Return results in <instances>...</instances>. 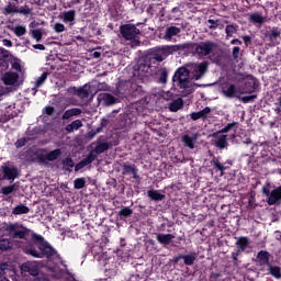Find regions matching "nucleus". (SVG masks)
Returning <instances> with one entry per match:
<instances>
[{
  "instance_id": "nucleus-1",
  "label": "nucleus",
  "mask_w": 281,
  "mask_h": 281,
  "mask_svg": "<svg viewBox=\"0 0 281 281\" xmlns=\"http://www.w3.org/2000/svg\"><path fill=\"white\" fill-rule=\"evenodd\" d=\"M119 98H146L148 95V88L146 85H139L135 80H122L116 83L114 90Z\"/></svg>"
},
{
  "instance_id": "nucleus-2",
  "label": "nucleus",
  "mask_w": 281,
  "mask_h": 281,
  "mask_svg": "<svg viewBox=\"0 0 281 281\" xmlns=\"http://www.w3.org/2000/svg\"><path fill=\"white\" fill-rule=\"evenodd\" d=\"M177 52H186V46H180V44L156 46L147 49L143 56L155 66L157 63H164L168 56H172Z\"/></svg>"
},
{
  "instance_id": "nucleus-3",
  "label": "nucleus",
  "mask_w": 281,
  "mask_h": 281,
  "mask_svg": "<svg viewBox=\"0 0 281 281\" xmlns=\"http://www.w3.org/2000/svg\"><path fill=\"white\" fill-rule=\"evenodd\" d=\"M133 77L144 80L157 74V66H154L144 55L138 60L137 65L133 67Z\"/></svg>"
},
{
  "instance_id": "nucleus-4",
  "label": "nucleus",
  "mask_w": 281,
  "mask_h": 281,
  "mask_svg": "<svg viewBox=\"0 0 281 281\" xmlns=\"http://www.w3.org/2000/svg\"><path fill=\"white\" fill-rule=\"evenodd\" d=\"M36 237H43V235L32 233L31 239H26L25 243H22L20 246L23 254L31 256L32 258H38V252L41 251V243Z\"/></svg>"
},
{
  "instance_id": "nucleus-5",
  "label": "nucleus",
  "mask_w": 281,
  "mask_h": 281,
  "mask_svg": "<svg viewBox=\"0 0 281 281\" xmlns=\"http://www.w3.org/2000/svg\"><path fill=\"white\" fill-rule=\"evenodd\" d=\"M37 243H40V251L37 258H46L47 260L60 259V255L55 248L52 247L49 241L45 240V237H36Z\"/></svg>"
},
{
  "instance_id": "nucleus-6",
  "label": "nucleus",
  "mask_w": 281,
  "mask_h": 281,
  "mask_svg": "<svg viewBox=\"0 0 281 281\" xmlns=\"http://www.w3.org/2000/svg\"><path fill=\"white\" fill-rule=\"evenodd\" d=\"M180 46L184 47V52H190L194 49L199 56H210L212 52H214V44L212 42H202L200 44L196 43H187L180 44Z\"/></svg>"
},
{
  "instance_id": "nucleus-7",
  "label": "nucleus",
  "mask_w": 281,
  "mask_h": 281,
  "mask_svg": "<svg viewBox=\"0 0 281 281\" xmlns=\"http://www.w3.org/2000/svg\"><path fill=\"white\" fill-rule=\"evenodd\" d=\"M190 69L187 67H180L176 70L172 77V82H178L180 89H190Z\"/></svg>"
},
{
  "instance_id": "nucleus-8",
  "label": "nucleus",
  "mask_w": 281,
  "mask_h": 281,
  "mask_svg": "<svg viewBox=\"0 0 281 281\" xmlns=\"http://www.w3.org/2000/svg\"><path fill=\"white\" fill-rule=\"evenodd\" d=\"M4 232H8V234L13 239L20 238L21 240H26V241H27V236L30 235V229H27L23 225H19V223L7 224L4 226Z\"/></svg>"
},
{
  "instance_id": "nucleus-9",
  "label": "nucleus",
  "mask_w": 281,
  "mask_h": 281,
  "mask_svg": "<svg viewBox=\"0 0 281 281\" xmlns=\"http://www.w3.org/2000/svg\"><path fill=\"white\" fill-rule=\"evenodd\" d=\"M262 194L267 196V203L268 205H277V203H280L281 201V186L276 187L271 191V182H267L262 189H261Z\"/></svg>"
},
{
  "instance_id": "nucleus-10",
  "label": "nucleus",
  "mask_w": 281,
  "mask_h": 281,
  "mask_svg": "<svg viewBox=\"0 0 281 281\" xmlns=\"http://www.w3.org/2000/svg\"><path fill=\"white\" fill-rule=\"evenodd\" d=\"M120 34L123 36V38H125V41H131L132 43L139 45L137 35L142 34V31H139L135 24H122L120 26Z\"/></svg>"
},
{
  "instance_id": "nucleus-11",
  "label": "nucleus",
  "mask_w": 281,
  "mask_h": 281,
  "mask_svg": "<svg viewBox=\"0 0 281 281\" xmlns=\"http://www.w3.org/2000/svg\"><path fill=\"white\" fill-rule=\"evenodd\" d=\"M0 171V180L14 181V179H19V168L12 165L10 161H5L1 165Z\"/></svg>"
},
{
  "instance_id": "nucleus-12",
  "label": "nucleus",
  "mask_w": 281,
  "mask_h": 281,
  "mask_svg": "<svg viewBox=\"0 0 281 281\" xmlns=\"http://www.w3.org/2000/svg\"><path fill=\"white\" fill-rule=\"evenodd\" d=\"M187 67L193 80H201V78H203L207 71V61H202L200 64L189 63L187 64Z\"/></svg>"
},
{
  "instance_id": "nucleus-13",
  "label": "nucleus",
  "mask_w": 281,
  "mask_h": 281,
  "mask_svg": "<svg viewBox=\"0 0 281 281\" xmlns=\"http://www.w3.org/2000/svg\"><path fill=\"white\" fill-rule=\"evenodd\" d=\"M44 153H47V149H41V151H37L35 154V157L40 164H47V161H56V159H58L60 155H63V149L57 148L48 151L47 154Z\"/></svg>"
},
{
  "instance_id": "nucleus-14",
  "label": "nucleus",
  "mask_w": 281,
  "mask_h": 281,
  "mask_svg": "<svg viewBox=\"0 0 281 281\" xmlns=\"http://www.w3.org/2000/svg\"><path fill=\"white\" fill-rule=\"evenodd\" d=\"M235 239H236L235 245L237 247V250L232 252V259L234 265H238V256H240V254L249 249V237L240 236V237H235Z\"/></svg>"
},
{
  "instance_id": "nucleus-15",
  "label": "nucleus",
  "mask_w": 281,
  "mask_h": 281,
  "mask_svg": "<svg viewBox=\"0 0 281 281\" xmlns=\"http://www.w3.org/2000/svg\"><path fill=\"white\" fill-rule=\"evenodd\" d=\"M211 157H213L211 159V166L214 167V170H216V172H221V177L225 175V170H229V168L234 166V162L232 160H226L225 162H221V156L216 157L214 156V154H211Z\"/></svg>"
},
{
  "instance_id": "nucleus-16",
  "label": "nucleus",
  "mask_w": 281,
  "mask_h": 281,
  "mask_svg": "<svg viewBox=\"0 0 281 281\" xmlns=\"http://www.w3.org/2000/svg\"><path fill=\"white\" fill-rule=\"evenodd\" d=\"M21 271L36 278L41 273V266L36 261H26L22 263Z\"/></svg>"
},
{
  "instance_id": "nucleus-17",
  "label": "nucleus",
  "mask_w": 281,
  "mask_h": 281,
  "mask_svg": "<svg viewBox=\"0 0 281 281\" xmlns=\"http://www.w3.org/2000/svg\"><path fill=\"white\" fill-rule=\"evenodd\" d=\"M116 126L117 128L128 131V128L133 126V120L127 113L120 114V116L116 119Z\"/></svg>"
},
{
  "instance_id": "nucleus-18",
  "label": "nucleus",
  "mask_w": 281,
  "mask_h": 281,
  "mask_svg": "<svg viewBox=\"0 0 281 281\" xmlns=\"http://www.w3.org/2000/svg\"><path fill=\"white\" fill-rule=\"evenodd\" d=\"M236 93H238V88H236V85L229 82L222 85V94L224 98L232 100V98H236Z\"/></svg>"
},
{
  "instance_id": "nucleus-19",
  "label": "nucleus",
  "mask_w": 281,
  "mask_h": 281,
  "mask_svg": "<svg viewBox=\"0 0 281 281\" xmlns=\"http://www.w3.org/2000/svg\"><path fill=\"white\" fill-rule=\"evenodd\" d=\"M271 252L267 250H260L257 254V263L259 267H269L271 265Z\"/></svg>"
},
{
  "instance_id": "nucleus-20",
  "label": "nucleus",
  "mask_w": 281,
  "mask_h": 281,
  "mask_svg": "<svg viewBox=\"0 0 281 281\" xmlns=\"http://www.w3.org/2000/svg\"><path fill=\"white\" fill-rule=\"evenodd\" d=\"M48 271L53 273V278H55V280H60L63 276H71V272L69 271V269H63L58 265L49 267Z\"/></svg>"
},
{
  "instance_id": "nucleus-21",
  "label": "nucleus",
  "mask_w": 281,
  "mask_h": 281,
  "mask_svg": "<svg viewBox=\"0 0 281 281\" xmlns=\"http://www.w3.org/2000/svg\"><path fill=\"white\" fill-rule=\"evenodd\" d=\"M210 113H212V108L210 106H205L203 110L199 111V112H192L190 114L191 120H193V122H196V120H207V115H210Z\"/></svg>"
},
{
  "instance_id": "nucleus-22",
  "label": "nucleus",
  "mask_w": 281,
  "mask_h": 281,
  "mask_svg": "<svg viewBox=\"0 0 281 281\" xmlns=\"http://www.w3.org/2000/svg\"><path fill=\"white\" fill-rule=\"evenodd\" d=\"M98 100L103 102V104L105 106H113V104H115V102H117V98H115L113 94L106 93V92L100 93L98 97Z\"/></svg>"
},
{
  "instance_id": "nucleus-23",
  "label": "nucleus",
  "mask_w": 281,
  "mask_h": 281,
  "mask_svg": "<svg viewBox=\"0 0 281 281\" xmlns=\"http://www.w3.org/2000/svg\"><path fill=\"white\" fill-rule=\"evenodd\" d=\"M159 85H166L168 82V68L157 66L156 74Z\"/></svg>"
},
{
  "instance_id": "nucleus-24",
  "label": "nucleus",
  "mask_w": 281,
  "mask_h": 281,
  "mask_svg": "<svg viewBox=\"0 0 281 281\" xmlns=\"http://www.w3.org/2000/svg\"><path fill=\"white\" fill-rule=\"evenodd\" d=\"M156 240H157V243H159L160 245H164L166 247V246L170 245V243H172V240H175V235L159 233L156 235Z\"/></svg>"
},
{
  "instance_id": "nucleus-25",
  "label": "nucleus",
  "mask_w": 281,
  "mask_h": 281,
  "mask_svg": "<svg viewBox=\"0 0 281 281\" xmlns=\"http://www.w3.org/2000/svg\"><path fill=\"white\" fill-rule=\"evenodd\" d=\"M181 142L186 148H190V150H194V145L196 144V137H192L188 134L181 136Z\"/></svg>"
},
{
  "instance_id": "nucleus-26",
  "label": "nucleus",
  "mask_w": 281,
  "mask_h": 281,
  "mask_svg": "<svg viewBox=\"0 0 281 281\" xmlns=\"http://www.w3.org/2000/svg\"><path fill=\"white\" fill-rule=\"evenodd\" d=\"M178 34H181V29L177 26H168L165 31V41H172L173 36H178Z\"/></svg>"
},
{
  "instance_id": "nucleus-27",
  "label": "nucleus",
  "mask_w": 281,
  "mask_h": 281,
  "mask_svg": "<svg viewBox=\"0 0 281 281\" xmlns=\"http://www.w3.org/2000/svg\"><path fill=\"white\" fill-rule=\"evenodd\" d=\"M2 80H3V83L7 85V86L16 85V82L19 81V74H16V72H7L2 77Z\"/></svg>"
},
{
  "instance_id": "nucleus-28",
  "label": "nucleus",
  "mask_w": 281,
  "mask_h": 281,
  "mask_svg": "<svg viewBox=\"0 0 281 281\" xmlns=\"http://www.w3.org/2000/svg\"><path fill=\"white\" fill-rule=\"evenodd\" d=\"M109 150V143L106 142H97V146L90 151L92 155H102V153H106Z\"/></svg>"
},
{
  "instance_id": "nucleus-29",
  "label": "nucleus",
  "mask_w": 281,
  "mask_h": 281,
  "mask_svg": "<svg viewBox=\"0 0 281 281\" xmlns=\"http://www.w3.org/2000/svg\"><path fill=\"white\" fill-rule=\"evenodd\" d=\"M147 196L150 199V201H164L166 199V195L159 192V190H148Z\"/></svg>"
},
{
  "instance_id": "nucleus-30",
  "label": "nucleus",
  "mask_w": 281,
  "mask_h": 281,
  "mask_svg": "<svg viewBox=\"0 0 281 281\" xmlns=\"http://www.w3.org/2000/svg\"><path fill=\"white\" fill-rule=\"evenodd\" d=\"M82 113V110L79 108H72L69 110H66L61 116L63 120H71V117H76V115H80Z\"/></svg>"
},
{
  "instance_id": "nucleus-31",
  "label": "nucleus",
  "mask_w": 281,
  "mask_h": 281,
  "mask_svg": "<svg viewBox=\"0 0 281 281\" xmlns=\"http://www.w3.org/2000/svg\"><path fill=\"white\" fill-rule=\"evenodd\" d=\"M215 147L220 148V150H223L229 146V143H227V135L223 134L215 139Z\"/></svg>"
},
{
  "instance_id": "nucleus-32",
  "label": "nucleus",
  "mask_w": 281,
  "mask_h": 281,
  "mask_svg": "<svg viewBox=\"0 0 281 281\" xmlns=\"http://www.w3.org/2000/svg\"><path fill=\"white\" fill-rule=\"evenodd\" d=\"M71 89L79 98H89V95H91V91L87 89V86L80 88L72 87Z\"/></svg>"
},
{
  "instance_id": "nucleus-33",
  "label": "nucleus",
  "mask_w": 281,
  "mask_h": 281,
  "mask_svg": "<svg viewBox=\"0 0 281 281\" xmlns=\"http://www.w3.org/2000/svg\"><path fill=\"white\" fill-rule=\"evenodd\" d=\"M180 109H183V99L181 98L173 100L169 104V111H171L172 113H177V111H180Z\"/></svg>"
},
{
  "instance_id": "nucleus-34",
  "label": "nucleus",
  "mask_w": 281,
  "mask_h": 281,
  "mask_svg": "<svg viewBox=\"0 0 281 281\" xmlns=\"http://www.w3.org/2000/svg\"><path fill=\"white\" fill-rule=\"evenodd\" d=\"M79 128H82V121L75 120L70 124L66 125L65 131L67 133H74V131H78Z\"/></svg>"
},
{
  "instance_id": "nucleus-35",
  "label": "nucleus",
  "mask_w": 281,
  "mask_h": 281,
  "mask_svg": "<svg viewBox=\"0 0 281 281\" xmlns=\"http://www.w3.org/2000/svg\"><path fill=\"white\" fill-rule=\"evenodd\" d=\"M196 258H199L196 252H190L189 255H183V262L187 265V267H192V265H194L196 261Z\"/></svg>"
},
{
  "instance_id": "nucleus-36",
  "label": "nucleus",
  "mask_w": 281,
  "mask_h": 281,
  "mask_svg": "<svg viewBox=\"0 0 281 281\" xmlns=\"http://www.w3.org/2000/svg\"><path fill=\"white\" fill-rule=\"evenodd\" d=\"M268 271H269L270 276H272V278H276V280L281 279V268H280V266H273V265L270 263L268 266Z\"/></svg>"
},
{
  "instance_id": "nucleus-37",
  "label": "nucleus",
  "mask_w": 281,
  "mask_h": 281,
  "mask_svg": "<svg viewBox=\"0 0 281 281\" xmlns=\"http://www.w3.org/2000/svg\"><path fill=\"white\" fill-rule=\"evenodd\" d=\"M232 128H238V122L228 123L222 130L213 133V137H218V135H221V133H229V131H232Z\"/></svg>"
},
{
  "instance_id": "nucleus-38",
  "label": "nucleus",
  "mask_w": 281,
  "mask_h": 281,
  "mask_svg": "<svg viewBox=\"0 0 281 281\" xmlns=\"http://www.w3.org/2000/svg\"><path fill=\"white\" fill-rule=\"evenodd\" d=\"M12 214L14 216H19L21 214H30V207L25 206V204H20V205H16L13 211H12Z\"/></svg>"
},
{
  "instance_id": "nucleus-39",
  "label": "nucleus",
  "mask_w": 281,
  "mask_h": 281,
  "mask_svg": "<svg viewBox=\"0 0 281 281\" xmlns=\"http://www.w3.org/2000/svg\"><path fill=\"white\" fill-rule=\"evenodd\" d=\"M245 87H250L248 93H254V91H256V89L260 87V81H258V79L256 78H251L249 81L245 83Z\"/></svg>"
},
{
  "instance_id": "nucleus-40",
  "label": "nucleus",
  "mask_w": 281,
  "mask_h": 281,
  "mask_svg": "<svg viewBox=\"0 0 281 281\" xmlns=\"http://www.w3.org/2000/svg\"><path fill=\"white\" fill-rule=\"evenodd\" d=\"M12 249V240L9 238L0 239V251H10Z\"/></svg>"
},
{
  "instance_id": "nucleus-41",
  "label": "nucleus",
  "mask_w": 281,
  "mask_h": 281,
  "mask_svg": "<svg viewBox=\"0 0 281 281\" xmlns=\"http://www.w3.org/2000/svg\"><path fill=\"white\" fill-rule=\"evenodd\" d=\"M97 159H98V155L93 154V151H90L87 155V157L81 160V162L87 168V166H90V164H93V161Z\"/></svg>"
},
{
  "instance_id": "nucleus-42",
  "label": "nucleus",
  "mask_w": 281,
  "mask_h": 281,
  "mask_svg": "<svg viewBox=\"0 0 281 281\" xmlns=\"http://www.w3.org/2000/svg\"><path fill=\"white\" fill-rule=\"evenodd\" d=\"M49 76V72L44 71L36 80H35V87L34 89L37 90L40 87H43L45 85V80H47V77Z\"/></svg>"
},
{
  "instance_id": "nucleus-43",
  "label": "nucleus",
  "mask_w": 281,
  "mask_h": 281,
  "mask_svg": "<svg viewBox=\"0 0 281 281\" xmlns=\"http://www.w3.org/2000/svg\"><path fill=\"white\" fill-rule=\"evenodd\" d=\"M119 216L121 218H128V217L133 216V209H131L128 206H123L119 212Z\"/></svg>"
},
{
  "instance_id": "nucleus-44",
  "label": "nucleus",
  "mask_w": 281,
  "mask_h": 281,
  "mask_svg": "<svg viewBox=\"0 0 281 281\" xmlns=\"http://www.w3.org/2000/svg\"><path fill=\"white\" fill-rule=\"evenodd\" d=\"M64 21L65 23H71L72 21H76V10L64 12Z\"/></svg>"
},
{
  "instance_id": "nucleus-45",
  "label": "nucleus",
  "mask_w": 281,
  "mask_h": 281,
  "mask_svg": "<svg viewBox=\"0 0 281 281\" xmlns=\"http://www.w3.org/2000/svg\"><path fill=\"white\" fill-rule=\"evenodd\" d=\"M122 168H123L122 175H133V171L137 168V166L125 162V164H123Z\"/></svg>"
},
{
  "instance_id": "nucleus-46",
  "label": "nucleus",
  "mask_w": 281,
  "mask_h": 281,
  "mask_svg": "<svg viewBox=\"0 0 281 281\" xmlns=\"http://www.w3.org/2000/svg\"><path fill=\"white\" fill-rule=\"evenodd\" d=\"M15 14H23L24 16H27L29 14H32V9L30 5L16 7Z\"/></svg>"
},
{
  "instance_id": "nucleus-47",
  "label": "nucleus",
  "mask_w": 281,
  "mask_h": 281,
  "mask_svg": "<svg viewBox=\"0 0 281 281\" xmlns=\"http://www.w3.org/2000/svg\"><path fill=\"white\" fill-rule=\"evenodd\" d=\"M85 186H87V179H85V178L75 179V181H74L75 190H82V188H85Z\"/></svg>"
},
{
  "instance_id": "nucleus-48",
  "label": "nucleus",
  "mask_w": 281,
  "mask_h": 281,
  "mask_svg": "<svg viewBox=\"0 0 281 281\" xmlns=\"http://www.w3.org/2000/svg\"><path fill=\"white\" fill-rule=\"evenodd\" d=\"M13 33L18 37L25 36V34L27 33V29H25V26L23 25H18L13 29Z\"/></svg>"
},
{
  "instance_id": "nucleus-49",
  "label": "nucleus",
  "mask_w": 281,
  "mask_h": 281,
  "mask_svg": "<svg viewBox=\"0 0 281 281\" xmlns=\"http://www.w3.org/2000/svg\"><path fill=\"white\" fill-rule=\"evenodd\" d=\"M63 166L68 172H71V168H74V159L71 157H67L66 159L63 160Z\"/></svg>"
},
{
  "instance_id": "nucleus-50",
  "label": "nucleus",
  "mask_w": 281,
  "mask_h": 281,
  "mask_svg": "<svg viewBox=\"0 0 281 281\" xmlns=\"http://www.w3.org/2000/svg\"><path fill=\"white\" fill-rule=\"evenodd\" d=\"M32 38H34L37 43L43 41V32L41 30H32Z\"/></svg>"
},
{
  "instance_id": "nucleus-51",
  "label": "nucleus",
  "mask_w": 281,
  "mask_h": 281,
  "mask_svg": "<svg viewBox=\"0 0 281 281\" xmlns=\"http://www.w3.org/2000/svg\"><path fill=\"white\" fill-rule=\"evenodd\" d=\"M207 23H210L209 30H217V27H221V20L209 19Z\"/></svg>"
},
{
  "instance_id": "nucleus-52",
  "label": "nucleus",
  "mask_w": 281,
  "mask_h": 281,
  "mask_svg": "<svg viewBox=\"0 0 281 281\" xmlns=\"http://www.w3.org/2000/svg\"><path fill=\"white\" fill-rule=\"evenodd\" d=\"M27 142H30V138L27 137H22L19 138L15 143L14 146L15 148H23V146H25L27 144Z\"/></svg>"
},
{
  "instance_id": "nucleus-53",
  "label": "nucleus",
  "mask_w": 281,
  "mask_h": 281,
  "mask_svg": "<svg viewBox=\"0 0 281 281\" xmlns=\"http://www.w3.org/2000/svg\"><path fill=\"white\" fill-rule=\"evenodd\" d=\"M14 190H15L14 184L7 186L1 188V194H4V196H8V194H12Z\"/></svg>"
},
{
  "instance_id": "nucleus-54",
  "label": "nucleus",
  "mask_w": 281,
  "mask_h": 281,
  "mask_svg": "<svg viewBox=\"0 0 281 281\" xmlns=\"http://www.w3.org/2000/svg\"><path fill=\"white\" fill-rule=\"evenodd\" d=\"M225 32L228 37H232L236 34V26L234 24H228L226 25Z\"/></svg>"
},
{
  "instance_id": "nucleus-55",
  "label": "nucleus",
  "mask_w": 281,
  "mask_h": 281,
  "mask_svg": "<svg viewBox=\"0 0 281 281\" xmlns=\"http://www.w3.org/2000/svg\"><path fill=\"white\" fill-rule=\"evenodd\" d=\"M250 21L252 23H263L265 19L262 18V15L258 14V13H254L250 15Z\"/></svg>"
},
{
  "instance_id": "nucleus-56",
  "label": "nucleus",
  "mask_w": 281,
  "mask_h": 281,
  "mask_svg": "<svg viewBox=\"0 0 281 281\" xmlns=\"http://www.w3.org/2000/svg\"><path fill=\"white\" fill-rule=\"evenodd\" d=\"M126 247V239L121 238L120 247L116 249L117 256H124V248Z\"/></svg>"
},
{
  "instance_id": "nucleus-57",
  "label": "nucleus",
  "mask_w": 281,
  "mask_h": 281,
  "mask_svg": "<svg viewBox=\"0 0 281 281\" xmlns=\"http://www.w3.org/2000/svg\"><path fill=\"white\" fill-rule=\"evenodd\" d=\"M256 98H258L257 94L245 95V97H241V102L244 104H249V102H254L256 100Z\"/></svg>"
},
{
  "instance_id": "nucleus-58",
  "label": "nucleus",
  "mask_w": 281,
  "mask_h": 281,
  "mask_svg": "<svg viewBox=\"0 0 281 281\" xmlns=\"http://www.w3.org/2000/svg\"><path fill=\"white\" fill-rule=\"evenodd\" d=\"M4 14H16V5L8 4L4 8Z\"/></svg>"
},
{
  "instance_id": "nucleus-59",
  "label": "nucleus",
  "mask_w": 281,
  "mask_h": 281,
  "mask_svg": "<svg viewBox=\"0 0 281 281\" xmlns=\"http://www.w3.org/2000/svg\"><path fill=\"white\" fill-rule=\"evenodd\" d=\"M280 30H278V27H273L270 33H269V38L273 40V38H278L280 37Z\"/></svg>"
},
{
  "instance_id": "nucleus-60",
  "label": "nucleus",
  "mask_w": 281,
  "mask_h": 281,
  "mask_svg": "<svg viewBox=\"0 0 281 281\" xmlns=\"http://www.w3.org/2000/svg\"><path fill=\"white\" fill-rule=\"evenodd\" d=\"M54 30H55V32H57V34H60V32H65V30H67V29L65 27V24H63V23H55Z\"/></svg>"
},
{
  "instance_id": "nucleus-61",
  "label": "nucleus",
  "mask_w": 281,
  "mask_h": 281,
  "mask_svg": "<svg viewBox=\"0 0 281 281\" xmlns=\"http://www.w3.org/2000/svg\"><path fill=\"white\" fill-rule=\"evenodd\" d=\"M239 54H240V47L235 46L233 48V58H234V60H237Z\"/></svg>"
},
{
  "instance_id": "nucleus-62",
  "label": "nucleus",
  "mask_w": 281,
  "mask_h": 281,
  "mask_svg": "<svg viewBox=\"0 0 281 281\" xmlns=\"http://www.w3.org/2000/svg\"><path fill=\"white\" fill-rule=\"evenodd\" d=\"M5 269H8V265L0 263V278H3L5 276Z\"/></svg>"
},
{
  "instance_id": "nucleus-63",
  "label": "nucleus",
  "mask_w": 281,
  "mask_h": 281,
  "mask_svg": "<svg viewBox=\"0 0 281 281\" xmlns=\"http://www.w3.org/2000/svg\"><path fill=\"white\" fill-rule=\"evenodd\" d=\"M221 273L212 272L210 276L211 281H221Z\"/></svg>"
},
{
  "instance_id": "nucleus-64",
  "label": "nucleus",
  "mask_w": 281,
  "mask_h": 281,
  "mask_svg": "<svg viewBox=\"0 0 281 281\" xmlns=\"http://www.w3.org/2000/svg\"><path fill=\"white\" fill-rule=\"evenodd\" d=\"M243 41H244L246 47H249V45L251 44V36L245 35V36L243 37Z\"/></svg>"
}]
</instances>
